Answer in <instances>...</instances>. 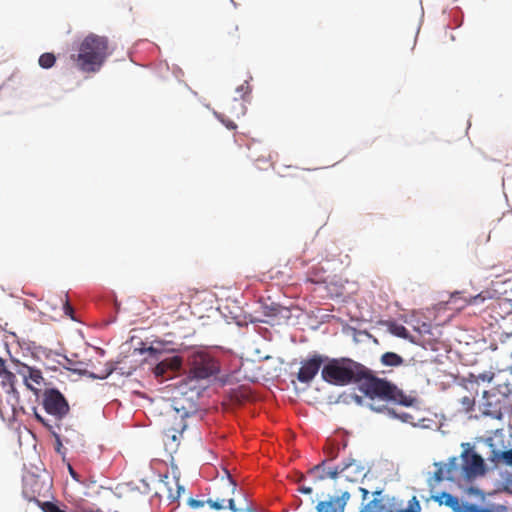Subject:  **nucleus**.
Listing matches in <instances>:
<instances>
[{
	"instance_id": "obj_14",
	"label": "nucleus",
	"mask_w": 512,
	"mask_h": 512,
	"mask_svg": "<svg viewBox=\"0 0 512 512\" xmlns=\"http://www.w3.org/2000/svg\"><path fill=\"white\" fill-rule=\"evenodd\" d=\"M345 499L332 498L329 501H320L317 506V512H344Z\"/></svg>"
},
{
	"instance_id": "obj_37",
	"label": "nucleus",
	"mask_w": 512,
	"mask_h": 512,
	"mask_svg": "<svg viewBox=\"0 0 512 512\" xmlns=\"http://www.w3.org/2000/svg\"><path fill=\"white\" fill-rule=\"evenodd\" d=\"M63 434L72 437L74 439V442L77 441L79 438V435L75 430L69 429L66 426L64 427Z\"/></svg>"
},
{
	"instance_id": "obj_30",
	"label": "nucleus",
	"mask_w": 512,
	"mask_h": 512,
	"mask_svg": "<svg viewBox=\"0 0 512 512\" xmlns=\"http://www.w3.org/2000/svg\"><path fill=\"white\" fill-rule=\"evenodd\" d=\"M63 310H64V313L69 316L72 320H76L74 314V308L72 307V305L70 304L68 298L66 297L65 301L63 302Z\"/></svg>"
},
{
	"instance_id": "obj_11",
	"label": "nucleus",
	"mask_w": 512,
	"mask_h": 512,
	"mask_svg": "<svg viewBox=\"0 0 512 512\" xmlns=\"http://www.w3.org/2000/svg\"><path fill=\"white\" fill-rule=\"evenodd\" d=\"M341 471H343V477L350 482H356L364 475V467L352 458L342 463Z\"/></svg>"
},
{
	"instance_id": "obj_19",
	"label": "nucleus",
	"mask_w": 512,
	"mask_h": 512,
	"mask_svg": "<svg viewBox=\"0 0 512 512\" xmlns=\"http://www.w3.org/2000/svg\"><path fill=\"white\" fill-rule=\"evenodd\" d=\"M0 377L2 378V384L10 381H15V375L7 370L5 360L0 357Z\"/></svg>"
},
{
	"instance_id": "obj_42",
	"label": "nucleus",
	"mask_w": 512,
	"mask_h": 512,
	"mask_svg": "<svg viewBox=\"0 0 512 512\" xmlns=\"http://www.w3.org/2000/svg\"><path fill=\"white\" fill-rule=\"evenodd\" d=\"M299 491L304 493V494H310L312 492V488L311 487H307V486H301L299 488Z\"/></svg>"
},
{
	"instance_id": "obj_6",
	"label": "nucleus",
	"mask_w": 512,
	"mask_h": 512,
	"mask_svg": "<svg viewBox=\"0 0 512 512\" xmlns=\"http://www.w3.org/2000/svg\"><path fill=\"white\" fill-rule=\"evenodd\" d=\"M328 360L327 356L313 353L300 362V368L297 373V380L303 384H309L318 374L321 368Z\"/></svg>"
},
{
	"instance_id": "obj_17",
	"label": "nucleus",
	"mask_w": 512,
	"mask_h": 512,
	"mask_svg": "<svg viewBox=\"0 0 512 512\" xmlns=\"http://www.w3.org/2000/svg\"><path fill=\"white\" fill-rule=\"evenodd\" d=\"M381 363L385 366H400L403 358L394 352H386L381 356Z\"/></svg>"
},
{
	"instance_id": "obj_3",
	"label": "nucleus",
	"mask_w": 512,
	"mask_h": 512,
	"mask_svg": "<svg viewBox=\"0 0 512 512\" xmlns=\"http://www.w3.org/2000/svg\"><path fill=\"white\" fill-rule=\"evenodd\" d=\"M219 360L208 351H197L192 354L189 362L188 376L193 380H215L220 377Z\"/></svg>"
},
{
	"instance_id": "obj_4",
	"label": "nucleus",
	"mask_w": 512,
	"mask_h": 512,
	"mask_svg": "<svg viewBox=\"0 0 512 512\" xmlns=\"http://www.w3.org/2000/svg\"><path fill=\"white\" fill-rule=\"evenodd\" d=\"M161 345L162 343L160 341H155L147 348V352L149 356L159 360L153 368L154 375L161 380H166L172 378L181 368L182 360L176 355L160 359L159 356L163 353Z\"/></svg>"
},
{
	"instance_id": "obj_47",
	"label": "nucleus",
	"mask_w": 512,
	"mask_h": 512,
	"mask_svg": "<svg viewBox=\"0 0 512 512\" xmlns=\"http://www.w3.org/2000/svg\"><path fill=\"white\" fill-rule=\"evenodd\" d=\"M355 399L358 403H361V397L360 396H355Z\"/></svg>"
},
{
	"instance_id": "obj_23",
	"label": "nucleus",
	"mask_w": 512,
	"mask_h": 512,
	"mask_svg": "<svg viewBox=\"0 0 512 512\" xmlns=\"http://www.w3.org/2000/svg\"><path fill=\"white\" fill-rule=\"evenodd\" d=\"M457 512H490V509L479 507L473 503L464 502L460 505V509Z\"/></svg>"
},
{
	"instance_id": "obj_43",
	"label": "nucleus",
	"mask_w": 512,
	"mask_h": 512,
	"mask_svg": "<svg viewBox=\"0 0 512 512\" xmlns=\"http://www.w3.org/2000/svg\"><path fill=\"white\" fill-rule=\"evenodd\" d=\"M338 455V451L334 450V449H330V451L328 452V456L329 458L332 460V459H335Z\"/></svg>"
},
{
	"instance_id": "obj_25",
	"label": "nucleus",
	"mask_w": 512,
	"mask_h": 512,
	"mask_svg": "<svg viewBox=\"0 0 512 512\" xmlns=\"http://www.w3.org/2000/svg\"><path fill=\"white\" fill-rule=\"evenodd\" d=\"M434 477L437 481H442L444 479L452 480V475L450 474V472L446 471L444 465L438 467L434 474Z\"/></svg>"
},
{
	"instance_id": "obj_8",
	"label": "nucleus",
	"mask_w": 512,
	"mask_h": 512,
	"mask_svg": "<svg viewBox=\"0 0 512 512\" xmlns=\"http://www.w3.org/2000/svg\"><path fill=\"white\" fill-rule=\"evenodd\" d=\"M15 381H10L2 384L6 392L5 403H0V415L2 418L15 417L19 411H22V407L19 406V393L14 386Z\"/></svg>"
},
{
	"instance_id": "obj_13",
	"label": "nucleus",
	"mask_w": 512,
	"mask_h": 512,
	"mask_svg": "<svg viewBox=\"0 0 512 512\" xmlns=\"http://www.w3.org/2000/svg\"><path fill=\"white\" fill-rule=\"evenodd\" d=\"M341 467H342V464L337 465L335 467H329L326 469L324 466V462H322L321 464L316 465L313 469H311L310 473L314 477L321 479V480L325 479V478L335 479L339 475L343 476V471H341Z\"/></svg>"
},
{
	"instance_id": "obj_40",
	"label": "nucleus",
	"mask_w": 512,
	"mask_h": 512,
	"mask_svg": "<svg viewBox=\"0 0 512 512\" xmlns=\"http://www.w3.org/2000/svg\"><path fill=\"white\" fill-rule=\"evenodd\" d=\"M227 502H228V506H227V507H228L231 511H233V512H239V511H241V510H242V509H238V508H236V506H235V502H234V500H233V499H228V500H227Z\"/></svg>"
},
{
	"instance_id": "obj_36",
	"label": "nucleus",
	"mask_w": 512,
	"mask_h": 512,
	"mask_svg": "<svg viewBox=\"0 0 512 512\" xmlns=\"http://www.w3.org/2000/svg\"><path fill=\"white\" fill-rule=\"evenodd\" d=\"M205 501H202V500H197V499H194V498H190L188 500V505L193 508V509H198V508H201L205 505Z\"/></svg>"
},
{
	"instance_id": "obj_34",
	"label": "nucleus",
	"mask_w": 512,
	"mask_h": 512,
	"mask_svg": "<svg viewBox=\"0 0 512 512\" xmlns=\"http://www.w3.org/2000/svg\"><path fill=\"white\" fill-rule=\"evenodd\" d=\"M264 309V314L268 317H272L277 315L279 306L272 304L271 306H266Z\"/></svg>"
},
{
	"instance_id": "obj_32",
	"label": "nucleus",
	"mask_w": 512,
	"mask_h": 512,
	"mask_svg": "<svg viewBox=\"0 0 512 512\" xmlns=\"http://www.w3.org/2000/svg\"><path fill=\"white\" fill-rule=\"evenodd\" d=\"M233 102L235 104H237V108H236V111H235V115L236 117H239V116H243L245 115L246 113V105L243 103V102H239V100L237 98H234L233 99Z\"/></svg>"
},
{
	"instance_id": "obj_45",
	"label": "nucleus",
	"mask_w": 512,
	"mask_h": 512,
	"mask_svg": "<svg viewBox=\"0 0 512 512\" xmlns=\"http://www.w3.org/2000/svg\"><path fill=\"white\" fill-rule=\"evenodd\" d=\"M362 494H363V499H366L367 498V495L369 494L368 490L364 489V488H361L360 489Z\"/></svg>"
},
{
	"instance_id": "obj_31",
	"label": "nucleus",
	"mask_w": 512,
	"mask_h": 512,
	"mask_svg": "<svg viewBox=\"0 0 512 512\" xmlns=\"http://www.w3.org/2000/svg\"><path fill=\"white\" fill-rule=\"evenodd\" d=\"M225 502L226 501L224 499H222V500H220V499H217V500L208 499L207 500V504H209L210 507L215 509V510H221V509L226 508V506L224 504Z\"/></svg>"
},
{
	"instance_id": "obj_5",
	"label": "nucleus",
	"mask_w": 512,
	"mask_h": 512,
	"mask_svg": "<svg viewBox=\"0 0 512 512\" xmlns=\"http://www.w3.org/2000/svg\"><path fill=\"white\" fill-rule=\"evenodd\" d=\"M41 403L45 412L54 418V423H59L70 411L65 396L56 388L45 389Z\"/></svg>"
},
{
	"instance_id": "obj_49",
	"label": "nucleus",
	"mask_w": 512,
	"mask_h": 512,
	"mask_svg": "<svg viewBox=\"0 0 512 512\" xmlns=\"http://www.w3.org/2000/svg\"><path fill=\"white\" fill-rule=\"evenodd\" d=\"M231 2H232L234 5H236V4H235V2H234L233 0H231Z\"/></svg>"
},
{
	"instance_id": "obj_41",
	"label": "nucleus",
	"mask_w": 512,
	"mask_h": 512,
	"mask_svg": "<svg viewBox=\"0 0 512 512\" xmlns=\"http://www.w3.org/2000/svg\"><path fill=\"white\" fill-rule=\"evenodd\" d=\"M68 468H69V473H70L71 477L78 481L79 475L77 474V472L72 468L71 465H69Z\"/></svg>"
},
{
	"instance_id": "obj_10",
	"label": "nucleus",
	"mask_w": 512,
	"mask_h": 512,
	"mask_svg": "<svg viewBox=\"0 0 512 512\" xmlns=\"http://www.w3.org/2000/svg\"><path fill=\"white\" fill-rule=\"evenodd\" d=\"M17 373L23 377L27 388L32 391H36V389L32 387L30 381L35 384H40L44 380L40 370L25 364L18 363Z\"/></svg>"
},
{
	"instance_id": "obj_12",
	"label": "nucleus",
	"mask_w": 512,
	"mask_h": 512,
	"mask_svg": "<svg viewBox=\"0 0 512 512\" xmlns=\"http://www.w3.org/2000/svg\"><path fill=\"white\" fill-rule=\"evenodd\" d=\"M496 395H490L488 391L483 392V414L487 416H491L495 419H500L502 417V406L499 399H496L495 401L492 400L493 397Z\"/></svg>"
},
{
	"instance_id": "obj_33",
	"label": "nucleus",
	"mask_w": 512,
	"mask_h": 512,
	"mask_svg": "<svg viewBox=\"0 0 512 512\" xmlns=\"http://www.w3.org/2000/svg\"><path fill=\"white\" fill-rule=\"evenodd\" d=\"M496 457L502 459L506 464L512 465V449L508 451H503Z\"/></svg>"
},
{
	"instance_id": "obj_2",
	"label": "nucleus",
	"mask_w": 512,
	"mask_h": 512,
	"mask_svg": "<svg viewBox=\"0 0 512 512\" xmlns=\"http://www.w3.org/2000/svg\"><path fill=\"white\" fill-rule=\"evenodd\" d=\"M108 43L105 37L90 34L82 41L77 63L79 68L85 72H95L100 69L107 57Z\"/></svg>"
},
{
	"instance_id": "obj_29",
	"label": "nucleus",
	"mask_w": 512,
	"mask_h": 512,
	"mask_svg": "<svg viewBox=\"0 0 512 512\" xmlns=\"http://www.w3.org/2000/svg\"><path fill=\"white\" fill-rule=\"evenodd\" d=\"M470 377L474 379L472 382L479 383L480 381L481 382H486V381L490 382L493 378V375L488 374V373H480L477 376L471 374Z\"/></svg>"
},
{
	"instance_id": "obj_15",
	"label": "nucleus",
	"mask_w": 512,
	"mask_h": 512,
	"mask_svg": "<svg viewBox=\"0 0 512 512\" xmlns=\"http://www.w3.org/2000/svg\"><path fill=\"white\" fill-rule=\"evenodd\" d=\"M433 499L440 505H445L451 508L453 512H457L460 509V505L462 504L458 497L448 492H442L436 496H433Z\"/></svg>"
},
{
	"instance_id": "obj_46",
	"label": "nucleus",
	"mask_w": 512,
	"mask_h": 512,
	"mask_svg": "<svg viewBox=\"0 0 512 512\" xmlns=\"http://www.w3.org/2000/svg\"><path fill=\"white\" fill-rule=\"evenodd\" d=\"M349 497H350L349 493L348 492H344L340 498L345 499V503H346L347 500L349 499Z\"/></svg>"
},
{
	"instance_id": "obj_24",
	"label": "nucleus",
	"mask_w": 512,
	"mask_h": 512,
	"mask_svg": "<svg viewBox=\"0 0 512 512\" xmlns=\"http://www.w3.org/2000/svg\"><path fill=\"white\" fill-rule=\"evenodd\" d=\"M391 331L393 332V334H395L398 337H401L404 339L409 338V331L403 325L395 324L392 326Z\"/></svg>"
},
{
	"instance_id": "obj_28",
	"label": "nucleus",
	"mask_w": 512,
	"mask_h": 512,
	"mask_svg": "<svg viewBox=\"0 0 512 512\" xmlns=\"http://www.w3.org/2000/svg\"><path fill=\"white\" fill-rule=\"evenodd\" d=\"M214 115H215V116H216V118H217L218 120H220V121H221V122H222V123H223V124L228 128V129H230V130H234V129H236V127H237V126H236V124H235L233 121H231V120H226V119H225V117H224V115H222V114H220V113H218V112H216V111H214Z\"/></svg>"
},
{
	"instance_id": "obj_48",
	"label": "nucleus",
	"mask_w": 512,
	"mask_h": 512,
	"mask_svg": "<svg viewBox=\"0 0 512 512\" xmlns=\"http://www.w3.org/2000/svg\"><path fill=\"white\" fill-rule=\"evenodd\" d=\"M375 494L379 496L381 494V492L377 491V492H375Z\"/></svg>"
},
{
	"instance_id": "obj_22",
	"label": "nucleus",
	"mask_w": 512,
	"mask_h": 512,
	"mask_svg": "<svg viewBox=\"0 0 512 512\" xmlns=\"http://www.w3.org/2000/svg\"><path fill=\"white\" fill-rule=\"evenodd\" d=\"M55 56L52 53H44L39 57V65L42 68L48 69L51 68L55 63Z\"/></svg>"
},
{
	"instance_id": "obj_18",
	"label": "nucleus",
	"mask_w": 512,
	"mask_h": 512,
	"mask_svg": "<svg viewBox=\"0 0 512 512\" xmlns=\"http://www.w3.org/2000/svg\"><path fill=\"white\" fill-rule=\"evenodd\" d=\"M387 410V416L393 419H399L400 421L404 423L410 422L413 417L406 412H399L397 409H386Z\"/></svg>"
},
{
	"instance_id": "obj_1",
	"label": "nucleus",
	"mask_w": 512,
	"mask_h": 512,
	"mask_svg": "<svg viewBox=\"0 0 512 512\" xmlns=\"http://www.w3.org/2000/svg\"><path fill=\"white\" fill-rule=\"evenodd\" d=\"M321 376L325 382L336 386L363 381L361 390L372 399L375 396L388 397L399 401L405 407L412 406L415 402V398L405 395L402 390L387 380L372 376L368 368L350 358H328L321 369Z\"/></svg>"
},
{
	"instance_id": "obj_44",
	"label": "nucleus",
	"mask_w": 512,
	"mask_h": 512,
	"mask_svg": "<svg viewBox=\"0 0 512 512\" xmlns=\"http://www.w3.org/2000/svg\"><path fill=\"white\" fill-rule=\"evenodd\" d=\"M109 374H110V372H109V373H107V374H106V375H104V376H101V379H103V378L107 377ZM90 377H92V378H94V379H96V378H100V376H97V375H95L94 373H90Z\"/></svg>"
},
{
	"instance_id": "obj_35",
	"label": "nucleus",
	"mask_w": 512,
	"mask_h": 512,
	"mask_svg": "<svg viewBox=\"0 0 512 512\" xmlns=\"http://www.w3.org/2000/svg\"><path fill=\"white\" fill-rule=\"evenodd\" d=\"M461 404L463 405L466 411H470L474 406V399L470 398L469 396H464L461 399Z\"/></svg>"
},
{
	"instance_id": "obj_27",
	"label": "nucleus",
	"mask_w": 512,
	"mask_h": 512,
	"mask_svg": "<svg viewBox=\"0 0 512 512\" xmlns=\"http://www.w3.org/2000/svg\"><path fill=\"white\" fill-rule=\"evenodd\" d=\"M236 92L241 94L240 98L244 102H246L247 101V96L250 93V87L248 85V80H246L244 84L238 86L237 89H236Z\"/></svg>"
},
{
	"instance_id": "obj_16",
	"label": "nucleus",
	"mask_w": 512,
	"mask_h": 512,
	"mask_svg": "<svg viewBox=\"0 0 512 512\" xmlns=\"http://www.w3.org/2000/svg\"><path fill=\"white\" fill-rule=\"evenodd\" d=\"M367 397L371 401L368 404V406L370 407L371 410L376 411V412H380V413H384L386 415H387V410L386 409H393V407H388L384 403L385 401L390 400V401H393L395 403H398V404L402 405L399 401L391 399V398H388V397H378V396H375L373 399L370 396H367Z\"/></svg>"
},
{
	"instance_id": "obj_39",
	"label": "nucleus",
	"mask_w": 512,
	"mask_h": 512,
	"mask_svg": "<svg viewBox=\"0 0 512 512\" xmlns=\"http://www.w3.org/2000/svg\"><path fill=\"white\" fill-rule=\"evenodd\" d=\"M490 512H509V509L505 505H495Z\"/></svg>"
},
{
	"instance_id": "obj_20",
	"label": "nucleus",
	"mask_w": 512,
	"mask_h": 512,
	"mask_svg": "<svg viewBox=\"0 0 512 512\" xmlns=\"http://www.w3.org/2000/svg\"><path fill=\"white\" fill-rule=\"evenodd\" d=\"M111 311L107 314V319L105 320V325H110L114 322H116V315L119 311L120 304L117 302L116 299L111 300Z\"/></svg>"
},
{
	"instance_id": "obj_7",
	"label": "nucleus",
	"mask_w": 512,
	"mask_h": 512,
	"mask_svg": "<svg viewBox=\"0 0 512 512\" xmlns=\"http://www.w3.org/2000/svg\"><path fill=\"white\" fill-rule=\"evenodd\" d=\"M465 448L462 455V471L467 477H474L484 473V461L469 444H462Z\"/></svg>"
},
{
	"instance_id": "obj_26",
	"label": "nucleus",
	"mask_w": 512,
	"mask_h": 512,
	"mask_svg": "<svg viewBox=\"0 0 512 512\" xmlns=\"http://www.w3.org/2000/svg\"><path fill=\"white\" fill-rule=\"evenodd\" d=\"M41 508L44 512H66L59 505L50 501L43 502Z\"/></svg>"
},
{
	"instance_id": "obj_9",
	"label": "nucleus",
	"mask_w": 512,
	"mask_h": 512,
	"mask_svg": "<svg viewBox=\"0 0 512 512\" xmlns=\"http://www.w3.org/2000/svg\"><path fill=\"white\" fill-rule=\"evenodd\" d=\"M34 415L38 422L43 424L49 432L52 434V436L55 438V450L57 453L61 455H65V452L63 451V443H73L74 439L70 436L63 434V425L60 423H52L50 420L45 419L40 413L37 412L36 409H34Z\"/></svg>"
},
{
	"instance_id": "obj_21",
	"label": "nucleus",
	"mask_w": 512,
	"mask_h": 512,
	"mask_svg": "<svg viewBox=\"0 0 512 512\" xmlns=\"http://www.w3.org/2000/svg\"><path fill=\"white\" fill-rule=\"evenodd\" d=\"M444 467L447 472H450L452 479H454L460 469L459 459L457 457L450 458L448 463L444 464Z\"/></svg>"
},
{
	"instance_id": "obj_38",
	"label": "nucleus",
	"mask_w": 512,
	"mask_h": 512,
	"mask_svg": "<svg viewBox=\"0 0 512 512\" xmlns=\"http://www.w3.org/2000/svg\"><path fill=\"white\" fill-rule=\"evenodd\" d=\"M418 331L420 334H429L431 331V326L430 324L423 323L421 327L418 328Z\"/></svg>"
}]
</instances>
